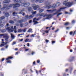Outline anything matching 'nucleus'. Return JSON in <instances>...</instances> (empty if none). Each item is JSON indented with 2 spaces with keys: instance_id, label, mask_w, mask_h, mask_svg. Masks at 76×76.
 Instances as JSON below:
<instances>
[{
  "instance_id": "obj_1",
  "label": "nucleus",
  "mask_w": 76,
  "mask_h": 76,
  "mask_svg": "<svg viewBox=\"0 0 76 76\" xmlns=\"http://www.w3.org/2000/svg\"><path fill=\"white\" fill-rule=\"evenodd\" d=\"M12 1H13L15 3H17L18 4H11L9 6H7V5L4 4L3 5V7L1 9V10H9V9L11 8L12 6H13L14 9H15L16 7H20V5L19 3H22V1H18V0H12Z\"/></svg>"
},
{
  "instance_id": "obj_2",
  "label": "nucleus",
  "mask_w": 76,
  "mask_h": 76,
  "mask_svg": "<svg viewBox=\"0 0 76 76\" xmlns=\"http://www.w3.org/2000/svg\"><path fill=\"white\" fill-rule=\"evenodd\" d=\"M8 26H9V23H7V26L5 27L7 31H8V32H13V31H14L15 33H17V31H16L17 29L16 28V26H14V29L13 26H12L10 28V27H9Z\"/></svg>"
},
{
  "instance_id": "obj_3",
  "label": "nucleus",
  "mask_w": 76,
  "mask_h": 76,
  "mask_svg": "<svg viewBox=\"0 0 76 76\" xmlns=\"http://www.w3.org/2000/svg\"><path fill=\"white\" fill-rule=\"evenodd\" d=\"M68 1V0H65L63 2V4H64L66 6H68V7H70L73 4L72 3H70V2H68L67 3Z\"/></svg>"
},
{
  "instance_id": "obj_4",
  "label": "nucleus",
  "mask_w": 76,
  "mask_h": 76,
  "mask_svg": "<svg viewBox=\"0 0 76 76\" xmlns=\"http://www.w3.org/2000/svg\"><path fill=\"white\" fill-rule=\"evenodd\" d=\"M5 38V41H7L8 39L9 38V36L7 34H0V38Z\"/></svg>"
},
{
  "instance_id": "obj_5",
  "label": "nucleus",
  "mask_w": 76,
  "mask_h": 76,
  "mask_svg": "<svg viewBox=\"0 0 76 76\" xmlns=\"http://www.w3.org/2000/svg\"><path fill=\"white\" fill-rule=\"evenodd\" d=\"M64 8H60V9L58 10L57 11V12L55 13L54 14V15H56V14H57V16H60V15H61V14H62V13L61 12L60 13H58V12H61V10H62V9H63Z\"/></svg>"
},
{
  "instance_id": "obj_6",
  "label": "nucleus",
  "mask_w": 76,
  "mask_h": 76,
  "mask_svg": "<svg viewBox=\"0 0 76 76\" xmlns=\"http://www.w3.org/2000/svg\"><path fill=\"white\" fill-rule=\"evenodd\" d=\"M56 7H57V5L56 4H54L52 6L51 5H50L49 6H46V8H47V9H49L50 8V7H52V8H55Z\"/></svg>"
},
{
  "instance_id": "obj_7",
  "label": "nucleus",
  "mask_w": 76,
  "mask_h": 76,
  "mask_svg": "<svg viewBox=\"0 0 76 76\" xmlns=\"http://www.w3.org/2000/svg\"><path fill=\"white\" fill-rule=\"evenodd\" d=\"M31 7L33 8L34 10H37V8H38V7H39V6L36 5L35 4H32Z\"/></svg>"
},
{
  "instance_id": "obj_8",
  "label": "nucleus",
  "mask_w": 76,
  "mask_h": 76,
  "mask_svg": "<svg viewBox=\"0 0 76 76\" xmlns=\"http://www.w3.org/2000/svg\"><path fill=\"white\" fill-rule=\"evenodd\" d=\"M53 16L51 15H47V14H45L44 17H46V19H48L51 18H52Z\"/></svg>"
},
{
  "instance_id": "obj_9",
  "label": "nucleus",
  "mask_w": 76,
  "mask_h": 76,
  "mask_svg": "<svg viewBox=\"0 0 76 76\" xmlns=\"http://www.w3.org/2000/svg\"><path fill=\"white\" fill-rule=\"evenodd\" d=\"M38 19H37L36 18H35L34 19L33 22H34V23L33 25H35L37 24V23H38V22H37V20H38Z\"/></svg>"
},
{
  "instance_id": "obj_10",
  "label": "nucleus",
  "mask_w": 76,
  "mask_h": 76,
  "mask_svg": "<svg viewBox=\"0 0 76 76\" xmlns=\"http://www.w3.org/2000/svg\"><path fill=\"white\" fill-rule=\"evenodd\" d=\"M30 5V3H26V1L24 3L22 4L21 5V6H29Z\"/></svg>"
},
{
  "instance_id": "obj_11",
  "label": "nucleus",
  "mask_w": 76,
  "mask_h": 76,
  "mask_svg": "<svg viewBox=\"0 0 76 76\" xmlns=\"http://www.w3.org/2000/svg\"><path fill=\"white\" fill-rule=\"evenodd\" d=\"M10 0H5L3 1L2 4L3 5H4L5 3H10Z\"/></svg>"
},
{
  "instance_id": "obj_12",
  "label": "nucleus",
  "mask_w": 76,
  "mask_h": 76,
  "mask_svg": "<svg viewBox=\"0 0 76 76\" xmlns=\"http://www.w3.org/2000/svg\"><path fill=\"white\" fill-rule=\"evenodd\" d=\"M34 17V16H33L32 15H30L29 17L28 15H27L26 16V19H31V18H32Z\"/></svg>"
},
{
  "instance_id": "obj_13",
  "label": "nucleus",
  "mask_w": 76,
  "mask_h": 76,
  "mask_svg": "<svg viewBox=\"0 0 76 76\" xmlns=\"http://www.w3.org/2000/svg\"><path fill=\"white\" fill-rule=\"evenodd\" d=\"M7 42H6L5 44H4V42H2V44L1 45H0V47H3V46H4V45H6L7 44Z\"/></svg>"
},
{
  "instance_id": "obj_14",
  "label": "nucleus",
  "mask_w": 76,
  "mask_h": 76,
  "mask_svg": "<svg viewBox=\"0 0 76 76\" xmlns=\"http://www.w3.org/2000/svg\"><path fill=\"white\" fill-rule=\"evenodd\" d=\"M44 0H37L36 1V2L38 3V2H39V3H42V2H43V1H44Z\"/></svg>"
},
{
  "instance_id": "obj_15",
  "label": "nucleus",
  "mask_w": 76,
  "mask_h": 76,
  "mask_svg": "<svg viewBox=\"0 0 76 76\" xmlns=\"http://www.w3.org/2000/svg\"><path fill=\"white\" fill-rule=\"evenodd\" d=\"M55 11H56V9H55V10H47V11L48 12H49V13H53V12Z\"/></svg>"
},
{
  "instance_id": "obj_16",
  "label": "nucleus",
  "mask_w": 76,
  "mask_h": 76,
  "mask_svg": "<svg viewBox=\"0 0 76 76\" xmlns=\"http://www.w3.org/2000/svg\"><path fill=\"white\" fill-rule=\"evenodd\" d=\"M13 57H9L8 58H7L6 59V60H9V59H12V58H13Z\"/></svg>"
},
{
  "instance_id": "obj_17",
  "label": "nucleus",
  "mask_w": 76,
  "mask_h": 76,
  "mask_svg": "<svg viewBox=\"0 0 76 76\" xmlns=\"http://www.w3.org/2000/svg\"><path fill=\"white\" fill-rule=\"evenodd\" d=\"M11 37L12 38V39H14L15 38V35L12 34H11Z\"/></svg>"
},
{
  "instance_id": "obj_18",
  "label": "nucleus",
  "mask_w": 76,
  "mask_h": 76,
  "mask_svg": "<svg viewBox=\"0 0 76 76\" xmlns=\"http://www.w3.org/2000/svg\"><path fill=\"white\" fill-rule=\"evenodd\" d=\"M31 40L29 39H26L25 41V42H31Z\"/></svg>"
},
{
  "instance_id": "obj_19",
  "label": "nucleus",
  "mask_w": 76,
  "mask_h": 76,
  "mask_svg": "<svg viewBox=\"0 0 76 76\" xmlns=\"http://www.w3.org/2000/svg\"><path fill=\"white\" fill-rule=\"evenodd\" d=\"M4 18H5V17L4 16H2L0 18V20H1L3 19H4Z\"/></svg>"
},
{
  "instance_id": "obj_20",
  "label": "nucleus",
  "mask_w": 76,
  "mask_h": 76,
  "mask_svg": "<svg viewBox=\"0 0 76 76\" xmlns=\"http://www.w3.org/2000/svg\"><path fill=\"white\" fill-rule=\"evenodd\" d=\"M5 16L6 17H8V16H9V13L6 12L5 14Z\"/></svg>"
},
{
  "instance_id": "obj_21",
  "label": "nucleus",
  "mask_w": 76,
  "mask_h": 76,
  "mask_svg": "<svg viewBox=\"0 0 76 76\" xmlns=\"http://www.w3.org/2000/svg\"><path fill=\"white\" fill-rule=\"evenodd\" d=\"M24 22V21L23 20H19L18 21V23H22V22Z\"/></svg>"
},
{
  "instance_id": "obj_22",
  "label": "nucleus",
  "mask_w": 76,
  "mask_h": 76,
  "mask_svg": "<svg viewBox=\"0 0 76 76\" xmlns=\"http://www.w3.org/2000/svg\"><path fill=\"white\" fill-rule=\"evenodd\" d=\"M18 32H22V29H19L18 31Z\"/></svg>"
},
{
  "instance_id": "obj_23",
  "label": "nucleus",
  "mask_w": 76,
  "mask_h": 76,
  "mask_svg": "<svg viewBox=\"0 0 76 76\" xmlns=\"http://www.w3.org/2000/svg\"><path fill=\"white\" fill-rule=\"evenodd\" d=\"M31 32H32V29L31 28L29 29L28 31V32L29 33Z\"/></svg>"
},
{
  "instance_id": "obj_24",
  "label": "nucleus",
  "mask_w": 76,
  "mask_h": 76,
  "mask_svg": "<svg viewBox=\"0 0 76 76\" xmlns=\"http://www.w3.org/2000/svg\"><path fill=\"white\" fill-rule=\"evenodd\" d=\"M6 23V22L4 21H0V23Z\"/></svg>"
},
{
  "instance_id": "obj_25",
  "label": "nucleus",
  "mask_w": 76,
  "mask_h": 76,
  "mask_svg": "<svg viewBox=\"0 0 76 76\" xmlns=\"http://www.w3.org/2000/svg\"><path fill=\"white\" fill-rule=\"evenodd\" d=\"M27 8L28 9V11H31L32 10V8L31 7H27Z\"/></svg>"
},
{
  "instance_id": "obj_26",
  "label": "nucleus",
  "mask_w": 76,
  "mask_h": 76,
  "mask_svg": "<svg viewBox=\"0 0 76 76\" xmlns=\"http://www.w3.org/2000/svg\"><path fill=\"white\" fill-rule=\"evenodd\" d=\"M16 14H17V13L14 12L13 13V15L14 16H16Z\"/></svg>"
},
{
  "instance_id": "obj_27",
  "label": "nucleus",
  "mask_w": 76,
  "mask_h": 76,
  "mask_svg": "<svg viewBox=\"0 0 76 76\" xmlns=\"http://www.w3.org/2000/svg\"><path fill=\"white\" fill-rule=\"evenodd\" d=\"M64 25L66 26H67V25H69V22H66L64 24Z\"/></svg>"
},
{
  "instance_id": "obj_28",
  "label": "nucleus",
  "mask_w": 76,
  "mask_h": 76,
  "mask_svg": "<svg viewBox=\"0 0 76 76\" xmlns=\"http://www.w3.org/2000/svg\"><path fill=\"white\" fill-rule=\"evenodd\" d=\"M22 31H23V32H25L26 31V29L25 28L23 29H22Z\"/></svg>"
},
{
  "instance_id": "obj_29",
  "label": "nucleus",
  "mask_w": 76,
  "mask_h": 76,
  "mask_svg": "<svg viewBox=\"0 0 76 76\" xmlns=\"http://www.w3.org/2000/svg\"><path fill=\"white\" fill-rule=\"evenodd\" d=\"M56 6H60V3L58 2L56 4Z\"/></svg>"
},
{
  "instance_id": "obj_30",
  "label": "nucleus",
  "mask_w": 76,
  "mask_h": 76,
  "mask_svg": "<svg viewBox=\"0 0 76 76\" xmlns=\"http://www.w3.org/2000/svg\"><path fill=\"white\" fill-rule=\"evenodd\" d=\"M0 26L1 27H3V26H4V25H3V24H4V23H0Z\"/></svg>"
},
{
  "instance_id": "obj_31",
  "label": "nucleus",
  "mask_w": 76,
  "mask_h": 76,
  "mask_svg": "<svg viewBox=\"0 0 76 76\" xmlns=\"http://www.w3.org/2000/svg\"><path fill=\"white\" fill-rule=\"evenodd\" d=\"M32 13L33 15H35L36 14V13H37V12H36V11H35L34 12H32Z\"/></svg>"
},
{
  "instance_id": "obj_32",
  "label": "nucleus",
  "mask_w": 76,
  "mask_h": 76,
  "mask_svg": "<svg viewBox=\"0 0 76 76\" xmlns=\"http://www.w3.org/2000/svg\"><path fill=\"white\" fill-rule=\"evenodd\" d=\"M9 22L10 23H14V22L12 20L10 21Z\"/></svg>"
},
{
  "instance_id": "obj_33",
  "label": "nucleus",
  "mask_w": 76,
  "mask_h": 76,
  "mask_svg": "<svg viewBox=\"0 0 76 76\" xmlns=\"http://www.w3.org/2000/svg\"><path fill=\"white\" fill-rule=\"evenodd\" d=\"M7 63H12V61H7Z\"/></svg>"
},
{
  "instance_id": "obj_34",
  "label": "nucleus",
  "mask_w": 76,
  "mask_h": 76,
  "mask_svg": "<svg viewBox=\"0 0 76 76\" xmlns=\"http://www.w3.org/2000/svg\"><path fill=\"white\" fill-rule=\"evenodd\" d=\"M43 11H44V10H43V9L41 10H40L39 12H40V13H41V12H43Z\"/></svg>"
},
{
  "instance_id": "obj_35",
  "label": "nucleus",
  "mask_w": 76,
  "mask_h": 76,
  "mask_svg": "<svg viewBox=\"0 0 76 76\" xmlns=\"http://www.w3.org/2000/svg\"><path fill=\"white\" fill-rule=\"evenodd\" d=\"M20 14H22L23 16H24V15H25V13H24L22 12H20Z\"/></svg>"
},
{
  "instance_id": "obj_36",
  "label": "nucleus",
  "mask_w": 76,
  "mask_h": 76,
  "mask_svg": "<svg viewBox=\"0 0 76 76\" xmlns=\"http://www.w3.org/2000/svg\"><path fill=\"white\" fill-rule=\"evenodd\" d=\"M6 32V30H2L1 32Z\"/></svg>"
},
{
  "instance_id": "obj_37",
  "label": "nucleus",
  "mask_w": 76,
  "mask_h": 76,
  "mask_svg": "<svg viewBox=\"0 0 76 76\" xmlns=\"http://www.w3.org/2000/svg\"><path fill=\"white\" fill-rule=\"evenodd\" d=\"M15 44H16V42H14L12 44V45H15Z\"/></svg>"
},
{
  "instance_id": "obj_38",
  "label": "nucleus",
  "mask_w": 76,
  "mask_h": 76,
  "mask_svg": "<svg viewBox=\"0 0 76 76\" xmlns=\"http://www.w3.org/2000/svg\"><path fill=\"white\" fill-rule=\"evenodd\" d=\"M73 32L72 31L70 32V34L72 35V34H73Z\"/></svg>"
},
{
  "instance_id": "obj_39",
  "label": "nucleus",
  "mask_w": 76,
  "mask_h": 76,
  "mask_svg": "<svg viewBox=\"0 0 76 76\" xmlns=\"http://www.w3.org/2000/svg\"><path fill=\"white\" fill-rule=\"evenodd\" d=\"M20 26L21 27H23V24L22 23H21L20 24Z\"/></svg>"
},
{
  "instance_id": "obj_40",
  "label": "nucleus",
  "mask_w": 76,
  "mask_h": 76,
  "mask_svg": "<svg viewBox=\"0 0 76 76\" xmlns=\"http://www.w3.org/2000/svg\"><path fill=\"white\" fill-rule=\"evenodd\" d=\"M23 39H19V41H20L22 42V41H23Z\"/></svg>"
},
{
  "instance_id": "obj_41",
  "label": "nucleus",
  "mask_w": 76,
  "mask_h": 76,
  "mask_svg": "<svg viewBox=\"0 0 76 76\" xmlns=\"http://www.w3.org/2000/svg\"><path fill=\"white\" fill-rule=\"evenodd\" d=\"M75 20H72V23H75Z\"/></svg>"
},
{
  "instance_id": "obj_42",
  "label": "nucleus",
  "mask_w": 76,
  "mask_h": 76,
  "mask_svg": "<svg viewBox=\"0 0 76 76\" xmlns=\"http://www.w3.org/2000/svg\"><path fill=\"white\" fill-rule=\"evenodd\" d=\"M45 41L46 42H49V41L47 39L45 40Z\"/></svg>"
},
{
  "instance_id": "obj_43",
  "label": "nucleus",
  "mask_w": 76,
  "mask_h": 76,
  "mask_svg": "<svg viewBox=\"0 0 76 76\" xmlns=\"http://www.w3.org/2000/svg\"><path fill=\"white\" fill-rule=\"evenodd\" d=\"M40 62V61H39V60H37V63H39Z\"/></svg>"
},
{
  "instance_id": "obj_44",
  "label": "nucleus",
  "mask_w": 76,
  "mask_h": 76,
  "mask_svg": "<svg viewBox=\"0 0 76 76\" xmlns=\"http://www.w3.org/2000/svg\"><path fill=\"white\" fill-rule=\"evenodd\" d=\"M65 14H69V12H65Z\"/></svg>"
},
{
  "instance_id": "obj_45",
  "label": "nucleus",
  "mask_w": 76,
  "mask_h": 76,
  "mask_svg": "<svg viewBox=\"0 0 76 76\" xmlns=\"http://www.w3.org/2000/svg\"><path fill=\"white\" fill-rule=\"evenodd\" d=\"M56 42L55 41H52V44H54Z\"/></svg>"
},
{
  "instance_id": "obj_46",
  "label": "nucleus",
  "mask_w": 76,
  "mask_h": 76,
  "mask_svg": "<svg viewBox=\"0 0 76 76\" xmlns=\"http://www.w3.org/2000/svg\"><path fill=\"white\" fill-rule=\"evenodd\" d=\"M29 50V49H25L26 51H28Z\"/></svg>"
},
{
  "instance_id": "obj_47",
  "label": "nucleus",
  "mask_w": 76,
  "mask_h": 76,
  "mask_svg": "<svg viewBox=\"0 0 76 76\" xmlns=\"http://www.w3.org/2000/svg\"><path fill=\"white\" fill-rule=\"evenodd\" d=\"M35 54V52H32L31 54L32 55H33V54Z\"/></svg>"
},
{
  "instance_id": "obj_48",
  "label": "nucleus",
  "mask_w": 76,
  "mask_h": 76,
  "mask_svg": "<svg viewBox=\"0 0 76 76\" xmlns=\"http://www.w3.org/2000/svg\"><path fill=\"white\" fill-rule=\"evenodd\" d=\"M45 32H46V33H47V34H48V30L46 31H45Z\"/></svg>"
},
{
  "instance_id": "obj_49",
  "label": "nucleus",
  "mask_w": 76,
  "mask_h": 76,
  "mask_svg": "<svg viewBox=\"0 0 76 76\" xmlns=\"http://www.w3.org/2000/svg\"><path fill=\"white\" fill-rule=\"evenodd\" d=\"M34 35H35V34H32L31 37H34Z\"/></svg>"
},
{
  "instance_id": "obj_50",
  "label": "nucleus",
  "mask_w": 76,
  "mask_h": 76,
  "mask_svg": "<svg viewBox=\"0 0 76 76\" xmlns=\"http://www.w3.org/2000/svg\"><path fill=\"white\" fill-rule=\"evenodd\" d=\"M58 29H57V30H56L55 31V32H58Z\"/></svg>"
},
{
  "instance_id": "obj_51",
  "label": "nucleus",
  "mask_w": 76,
  "mask_h": 76,
  "mask_svg": "<svg viewBox=\"0 0 76 76\" xmlns=\"http://www.w3.org/2000/svg\"><path fill=\"white\" fill-rule=\"evenodd\" d=\"M32 20H31L30 21H29V23H32Z\"/></svg>"
},
{
  "instance_id": "obj_52",
  "label": "nucleus",
  "mask_w": 76,
  "mask_h": 76,
  "mask_svg": "<svg viewBox=\"0 0 76 76\" xmlns=\"http://www.w3.org/2000/svg\"><path fill=\"white\" fill-rule=\"evenodd\" d=\"M4 60V58H3L2 59V60H1L2 61H3Z\"/></svg>"
},
{
  "instance_id": "obj_53",
  "label": "nucleus",
  "mask_w": 76,
  "mask_h": 76,
  "mask_svg": "<svg viewBox=\"0 0 76 76\" xmlns=\"http://www.w3.org/2000/svg\"><path fill=\"white\" fill-rule=\"evenodd\" d=\"M4 50V48H2L1 49V51H3V50Z\"/></svg>"
},
{
  "instance_id": "obj_54",
  "label": "nucleus",
  "mask_w": 76,
  "mask_h": 76,
  "mask_svg": "<svg viewBox=\"0 0 76 76\" xmlns=\"http://www.w3.org/2000/svg\"><path fill=\"white\" fill-rule=\"evenodd\" d=\"M27 47H29V43H27Z\"/></svg>"
},
{
  "instance_id": "obj_55",
  "label": "nucleus",
  "mask_w": 76,
  "mask_h": 76,
  "mask_svg": "<svg viewBox=\"0 0 76 76\" xmlns=\"http://www.w3.org/2000/svg\"><path fill=\"white\" fill-rule=\"evenodd\" d=\"M73 10H70V11L71 12H73Z\"/></svg>"
},
{
  "instance_id": "obj_56",
  "label": "nucleus",
  "mask_w": 76,
  "mask_h": 76,
  "mask_svg": "<svg viewBox=\"0 0 76 76\" xmlns=\"http://www.w3.org/2000/svg\"><path fill=\"white\" fill-rule=\"evenodd\" d=\"M76 30H75L74 32V33H73V35H74V34H75L76 33Z\"/></svg>"
},
{
  "instance_id": "obj_57",
  "label": "nucleus",
  "mask_w": 76,
  "mask_h": 76,
  "mask_svg": "<svg viewBox=\"0 0 76 76\" xmlns=\"http://www.w3.org/2000/svg\"><path fill=\"white\" fill-rule=\"evenodd\" d=\"M8 47H9L8 45H7L6 46V48H8Z\"/></svg>"
},
{
  "instance_id": "obj_58",
  "label": "nucleus",
  "mask_w": 76,
  "mask_h": 76,
  "mask_svg": "<svg viewBox=\"0 0 76 76\" xmlns=\"http://www.w3.org/2000/svg\"><path fill=\"white\" fill-rule=\"evenodd\" d=\"M43 15H44V14H42L40 16H43Z\"/></svg>"
},
{
  "instance_id": "obj_59",
  "label": "nucleus",
  "mask_w": 76,
  "mask_h": 76,
  "mask_svg": "<svg viewBox=\"0 0 76 76\" xmlns=\"http://www.w3.org/2000/svg\"><path fill=\"white\" fill-rule=\"evenodd\" d=\"M18 50V49L17 48H16L15 49V50L16 51H17V50Z\"/></svg>"
},
{
  "instance_id": "obj_60",
  "label": "nucleus",
  "mask_w": 76,
  "mask_h": 76,
  "mask_svg": "<svg viewBox=\"0 0 76 76\" xmlns=\"http://www.w3.org/2000/svg\"><path fill=\"white\" fill-rule=\"evenodd\" d=\"M73 52V50H70V52Z\"/></svg>"
},
{
  "instance_id": "obj_61",
  "label": "nucleus",
  "mask_w": 76,
  "mask_h": 76,
  "mask_svg": "<svg viewBox=\"0 0 76 76\" xmlns=\"http://www.w3.org/2000/svg\"><path fill=\"white\" fill-rule=\"evenodd\" d=\"M66 29H69V27H66Z\"/></svg>"
},
{
  "instance_id": "obj_62",
  "label": "nucleus",
  "mask_w": 76,
  "mask_h": 76,
  "mask_svg": "<svg viewBox=\"0 0 76 76\" xmlns=\"http://www.w3.org/2000/svg\"><path fill=\"white\" fill-rule=\"evenodd\" d=\"M35 64V62L34 61L33 63V64Z\"/></svg>"
},
{
  "instance_id": "obj_63",
  "label": "nucleus",
  "mask_w": 76,
  "mask_h": 76,
  "mask_svg": "<svg viewBox=\"0 0 76 76\" xmlns=\"http://www.w3.org/2000/svg\"><path fill=\"white\" fill-rule=\"evenodd\" d=\"M68 71V69H66V72H67Z\"/></svg>"
},
{
  "instance_id": "obj_64",
  "label": "nucleus",
  "mask_w": 76,
  "mask_h": 76,
  "mask_svg": "<svg viewBox=\"0 0 76 76\" xmlns=\"http://www.w3.org/2000/svg\"><path fill=\"white\" fill-rule=\"evenodd\" d=\"M2 31V30L1 29H0V32H1Z\"/></svg>"
}]
</instances>
